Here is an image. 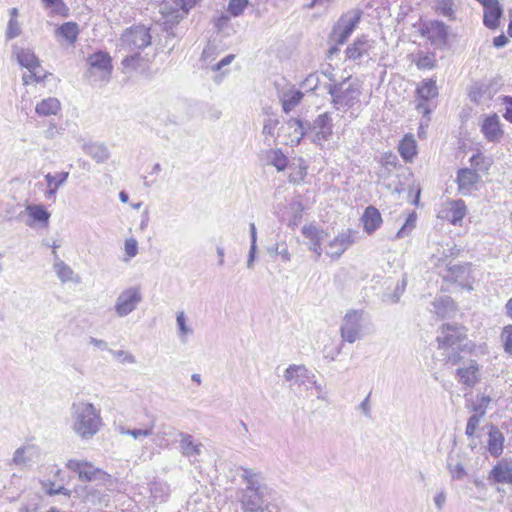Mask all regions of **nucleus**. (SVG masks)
I'll return each mask as SVG.
<instances>
[{
	"label": "nucleus",
	"mask_w": 512,
	"mask_h": 512,
	"mask_svg": "<svg viewBox=\"0 0 512 512\" xmlns=\"http://www.w3.org/2000/svg\"><path fill=\"white\" fill-rule=\"evenodd\" d=\"M435 10L450 20L455 18L454 0H435Z\"/></svg>",
	"instance_id": "a18cd8bd"
},
{
	"label": "nucleus",
	"mask_w": 512,
	"mask_h": 512,
	"mask_svg": "<svg viewBox=\"0 0 512 512\" xmlns=\"http://www.w3.org/2000/svg\"><path fill=\"white\" fill-rule=\"evenodd\" d=\"M239 469L242 472L240 478L245 486L236 491V498L242 512H263L268 487L262 482L261 472L247 467Z\"/></svg>",
	"instance_id": "f257e3e1"
},
{
	"label": "nucleus",
	"mask_w": 512,
	"mask_h": 512,
	"mask_svg": "<svg viewBox=\"0 0 512 512\" xmlns=\"http://www.w3.org/2000/svg\"><path fill=\"white\" fill-rule=\"evenodd\" d=\"M350 77L338 84H329L328 93L332 96V104L336 109L348 111L360 105L361 87L357 82H351Z\"/></svg>",
	"instance_id": "7ed1b4c3"
},
{
	"label": "nucleus",
	"mask_w": 512,
	"mask_h": 512,
	"mask_svg": "<svg viewBox=\"0 0 512 512\" xmlns=\"http://www.w3.org/2000/svg\"><path fill=\"white\" fill-rule=\"evenodd\" d=\"M87 153L97 162L104 163L109 157L110 153L106 146L103 144H92L87 147Z\"/></svg>",
	"instance_id": "37998d69"
},
{
	"label": "nucleus",
	"mask_w": 512,
	"mask_h": 512,
	"mask_svg": "<svg viewBox=\"0 0 512 512\" xmlns=\"http://www.w3.org/2000/svg\"><path fill=\"white\" fill-rule=\"evenodd\" d=\"M416 221H417V214L416 212H412L408 215L406 218L405 223L402 225V227L397 232L395 238H404L408 236L412 230L416 227Z\"/></svg>",
	"instance_id": "de8ad7c7"
},
{
	"label": "nucleus",
	"mask_w": 512,
	"mask_h": 512,
	"mask_svg": "<svg viewBox=\"0 0 512 512\" xmlns=\"http://www.w3.org/2000/svg\"><path fill=\"white\" fill-rule=\"evenodd\" d=\"M268 252L271 255H273V254L280 255L282 260L285 262H289L291 260V254L289 253L286 246H284L280 249V245L276 244L273 248H269Z\"/></svg>",
	"instance_id": "052dcab7"
},
{
	"label": "nucleus",
	"mask_w": 512,
	"mask_h": 512,
	"mask_svg": "<svg viewBox=\"0 0 512 512\" xmlns=\"http://www.w3.org/2000/svg\"><path fill=\"white\" fill-rule=\"evenodd\" d=\"M248 4V0H229L227 11L233 17H238L244 12Z\"/></svg>",
	"instance_id": "3c124183"
},
{
	"label": "nucleus",
	"mask_w": 512,
	"mask_h": 512,
	"mask_svg": "<svg viewBox=\"0 0 512 512\" xmlns=\"http://www.w3.org/2000/svg\"><path fill=\"white\" fill-rule=\"evenodd\" d=\"M483 24L490 30H496L499 27L500 19L503 15L498 0H490L483 5Z\"/></svg>",
	"instance_id": "412c9836"
},
{
	"label": "nucleus",
	"mask_w": 512,
	"mask_h": 512,
	"mask_svg": "<svg viewBox=\"0 0 512 512\" xmlns=\"http://www.w3.org/2000/svg\"><path fill=\"white\" fill-rule=\"evenodd\" d=\"M456 374L462 384L473 387L479 381V365L476 361H471L467 367L458 368Z\"/></svg>",
	"instance_id": "393cba45"
},
{
	"label": "nucleus",
	"mask_w": 512,
	"mask_h": 512,
	"mask_svg": "<svg viewBox=\"0 0 512 512\" xmlns=\"http://www.w3.org/2000/svg\"><path fill=\"white\" fill-rule=\"evenodd\" d=\"M374 48V41L369 40L367 36H361L354 40L346 50V57L352 61L361 62L371 59L370 52Z\"/></svg>",
	"instance_id": "f8f14e48"
},
{
	"label": "nucleus",
	"mask_w": 512,
	"mask_h": 512,
	"mask_svg": "<svg viewBox=\"0 0 512 512\" xmlns=\"http://www.w3.org/2000/svg\"><path fill=\"white\" fill-rule=\"evenodd\" d=\"M460 349H457L456 347L454 349L449 350H443L442 355L444 356V360L446 363H449L451 365H456L460 362L461 356H460Z\"/></svg>",
	"instance_id": "13d9d810"
},
{
	"label": "nucleus",
	"mask_w": 512,
	"mask_h": 512,
	"mask_svg": "<svg viewBox=\"0 0 512 512\" xmlns=\"http://www.w3.org/2000/svg\"><path fill=\"white\" fill-rule=\"evenodd\" d=\"M434 504L438 511H442L445 503H446V493L444 490H440L435 496H434Z\"/></svg>",
	"instance_id": "338daca9"
},
{
	"label": "nucleus",
	"mask_w": 512,
	"mask_h": 512,
	"mask_svg": "<svg viewBox=\"0 0 512 512\" xmlns=\"http://www.w3.org/2000/svg\"><path fill=\"white\" fill-rule=\"evenodd\" d=\"M481 132L489 142H499L504 135L500 119L497 114L486 116L481 124Z\"/></svg>",
	"instance_id": "6ab92c4d"
},
{
	"label": "nucleus",
	"mask_w": 512,
	"mask_h": 512,
	"mask_svg": "<svg viewBox=\"0 0 512 512\" xmlns=\"http://www.w3.org/2000/svg\"><path fill=\"white\" fill-rule=\"evenodd\" d=\"M466 215V205L463 200H455L450 203V208L444 216L449 222L456 225L460 223Z\"/></svg>",
	"instance_id": "f704fd0d"
},
{
	"label": "nucleus",
	"mask_w": 512,
	"mask_h": 512,
	"mask_svg": "<svg viewBox=\"0 0 512 512\" xmlns=\"http://www.w3.org/2000/svg\"><path fill=\"white\" fill-rule=\"evenodd\" d=\"M415 64L418 69H433L436 66V59L433 53L418 54Z\"/></svg>",
	"instance_id": "09e8293b"
},
{
	"label": "nucleus",
	"mask_w": 512,
	"mask_h": 512,
	"mask_svg": "<svg viewBox=\"0 0 512 512\" xmlns=\"http://www.w3.org/2000/svg\"><path fill=\"white\" fill-rule=\"evenodd\" d=\"M319 84V75L318 73H312L306 77V79L302 82V86L306 89L314 91L317 89Z\"/></svg>",
	"instance_id": "bf43d9fd"
},
{
	"label": "nucleus",
	"mask_w": 512,
	"mask_h": 512,
	"mask_svg": "<svg viewBox=\"0 0 512 512\" xmlns=\"http://www.w3.org/2000/svg\"><path fill=\"white\" fill-rule=\"evenodd\" d=\"M61 110V103L57 98L48 97L46 99L41 100L35 107V112L39 116H51L57 115Z\"/></svg>",
	"instance_id": "473e14b6"
},
{
	"label": "nucleus",
	"mask_w": 512,
	"mask_h": 512,
	"mask_svg": "<svg viewBox=\"0 0 512 512\" xmlns=\"http://www.w3.org/2000/svg\"><path fill=\"white\" fill-rule=\"evenodd\" d=\"M398 151L406 162H411L417 154V144L412 134H406L399 143Z\"/></svg>",
	"instance_id": "2f4dec72"
},
{
	"label": "nucleus",
	"mask_w": 512,
	"mask_h": 512,
	"mask_svg": "<svg viewBox=\"0 0 512 512\" xmlns=\"http://www.w3.org/2000/svg\"><path fill=\"white\" fill-rule=\"evenodd\" d=\"M176 324L180 341L186 343L187 336L193 334V329L187 325V318L183 311L177 313Z\"/></svg>",
	"instance_id": "79ce46f5"
},
{
	"label": "nucleus",
	"mask_w": 512,
	"mask_h": 512,
	"mask_svg": "<svg viewBox=\"0 0 512 512\" xmlns=\"http://www.w3.org/2000/svg\"><path fill=\"white\" fill-rule=\"evenodd\" d=\"M478 180L479 175L476 171L469 168L460 169L457 175L459 191L464 195L469 194Z\"/></svg>",
	"instance_id": "a878e982"
},
{
	"label": "nucleus",
	"mask_w": 512,
	"mask_h": 512,
	"mask_svg": "<svg viewBox=\"0 0 512 512\" xmlns=\"http://www.w3.org/2000/svg\"><path fill=\"white\" fill-rule=\"evenodd\" d=\"M189 12L185 0H165L160 5V13L166 22H179Z\"/></svg>",
	"instance_id": "ddd939ff"
},
{
	"label": "nucleus",
	"mask_w": 512,
	"mask_h": 512,
	"mask_svg": "<svg viewBox=\"0 0 512 512\" xmlns=\"http://www.w3.org/2000/svg\"><path fill=\"white\" fill-rule=\"evenodd\" d=\"M353 243L354 238L352 231L348 230L340 233L334 239L329 241L326 246L325 253L331 258L338 259Z\"/></svg>",
	"instance_id": "dca6fc26"
},
{
	"label": "nucleus",
	"mask_w": 512,
	"mask_h": 512,
	"mask_svg": "<svg viewBox=\"0 0 512 512\" xmlns=\"http://www.w3.org/2000/svg\"><path fill=\"white\" fill-rule=\"evenodd\" d=\"M447 468L451 477L455 480H462L467 474L463 464L460 462L454 465L451 461H448Z\"/></svg>",
	"instance_id": "4d7b16f0"
},
{
	"label": "nucleus",
	"mask_w": 512,
	"mask_h": 512,
	"mask_svg": "<svg viewBox=\"0 0 512 512\" xmlns=\"http://www.w3.org/2000/svg\"><path fill=\"white\" fill-rule=\"evenodd\" d=\"M149 29L145 26H134L127 29L121 36V47L129 52H138L151 44Z\"/></svg>",
	"instance_id": "0eeeda50"
},
{
	"label": "nucleus",
	"mask_w": 512,
	"mask_h": 512,
	"mask_svg": "<svg viewBox=\"0 0 512 512\" xmlns=\"http://www.w3.org/2000/svg\"><path fill=\"white\" fill-rule=\"evenodd\" d=\"M406 285H407L406 278L403 277L401 282H398L396 284L392 294H387V293L384 294L383 300L386 302L397 303L400 300V297L402 296V294L404 293V291L406 289Z\"/></svg>",
	"instance_id": "8fccbe9b"
},
{
	"label": "nucleus",
	"mask_w": 512,
	"mask_h": 512,
	"mask_svg": "<svg viewBox=\"0 0 512 512\" xmlns=\"http://www.w3.org/2000/svg\"><path fill=\"white\" fill-rule=\"evenodd\" d=\"M482 416H479L477 414H473L468 418L466 429H465V435L468 438H472L476 434V430L479 428V424L482 420Z\"/></svg>",
	"instance_id": "603ef678"
},
{
	"label": "nucleus",
	"mask_w": 512,
	"mask_h": 512,
	"mask_svg": "<svg viewBox=\"0 0 512 512\" xmlns=\"http://www.w3.org/2000/svg\"><path fill=\"white\" fill-rule=\"evenodd\" d=\"M27 214L33 219L34 222L47 224L50 218V213L43 205L29 204L26 206Z\"/></svg>",
	"instance_id": "58836bf2"
},
{
	"label": "nucleus",
	"mask_w": 512,
	"mask_h": 512,
	"mask_svg": "<svg viewBox=\"0 0 512 512\" xmlns=\"http://www.w3.org/2000/svg\"><path fill=\"white\" fill-rule=\"evenodd\" d=\"M170 493L169 486L163 482H153L150 486V494L154 503L164 502Z\"/></svg>",
	"instance_id": "ea45409f"
},
{
	"label": "nucleus",
	"mask_w": 512,
	"mask_h": 512,
	"mask_svg": "<svg viewBox=\"0 0 512 512\" xmlns=\"http://www.w3.org/2000/svg\"><path fill=\"white\" fill-rule=\"evenodd\" d=\"M279 124V119L273 113H266V117L263 122L262 133L264 136L274 137L275 129Z\"/></svg>",
	"instance_id": "49530a36"
},
{
	"label": "nucleus",
	"mask_w": 512,
	"mask_h": 512,
	"mask_svg": "<svg viewBox=\"0 0 512 512\" xmlns=\"http://www.w3.org/2000/svg\"><path fill=\"white\" fill-rule=\"evenodd\" d=\"M234 58H235V56L233 54H229V55L225 56L223 59H221L219 62H217L216 64H213L211 66V69L213 71H220L224 66L229 65L234 60Z\"/></svg>",
	"instance_id": "69168bd1"
},
{
	"label": "nucleus",
	"mask_w": 512,
	"mask_h": 512,
	"mask_svg": "<svg viewBox=\"0 0 512 512\" xmlns=\"http://www.w3.org/2000/svg\"><path fill=\"white\" fill-rule=\"evenodd\" d=\"M361 220L363 222L364 231L368 234H372L376 231L382 223L381 214L374 206H368L365 209Z\"/></svg>",
	"instance_id": "c85d7f7f"
},
{
	"label": "nucleus",
	"mask_w": 512,
	"mask_h": 512,
	"mask_svg": "<svg viewBox=\"0 0 512 512\" xmlns=\"http://www.w3.org/2000/svg\"><path fill=\"white\" fill-rule=\"evenodd\" d=\"M361 320V311L350 310L345 314L340 327V334L343 341L354 343L360 338L362 330Z\"/></svg>",
	"instance_id": "9b49d317"
},
{
	"label": "nucleus",
	"mask_w": 512,
	"mask_h": 512,
	"mask_svg": "<svg viewBox=\"0 0 512 512\" xmlns=\"http://www.w3.org/2000/svg\"><path fill=\"white\" fill-rule=\"evenodd\" d=\"M288 388L297 396H301L304 391L310 388L311 384H315V375L304 365H289L283 374Z\"/></svg>",
	"instance_id": "20e7f679"
},
{
	"label": "nucleus",
	"mask_w": 512,
	"mask_h": 512,
	"mask_svg": "<svg viewBox=\"0 0 512 512\" xmlns=\"http://www.w3.org/2000/svg\"><path fill=\"white\" fill-rule=\"evenodd\" d=\"M39 456V450L35 445L22 446L14 452L12 462L17 466L30 464Z\"/></svg>",
	"instance_id": "cd10ccee"
},
{
	"label": "nucleus",
	"mask_w": 512,
	"mask_h": 512,
	"mask_svg": "<svg viewBox=\"0 0 512 512\" xmlns=\"http://www.w3.org/2000/svg\"><path fill=\"white\" fill-rule=\"evenodd\" d=\"M286 125L290 133L291 145H299L304 137H308V121H302L298 118H290Z\"/></svg>",
	"instance_id": "b1692460"
},
{
	"label": "nucleus",
	"mask_w": 512,
	"mask_h": 512,
	"mask_svg": "<svg viewBox=\"0 0 512 512\" xmlns=\"http://www.w3.org/2000/svg\"><path fill=\"white\" fill-rule=\"evenodd\" d=\"M504 435L496 425L491 424L488 431L487 449L493 457H499L504 449Z\"/></svg>",
	"instance_id": "4be33fe9"
},
{
	"label": "nucleus",
	"mask_w": 512,
	"mask_h": 512,
	"mask_svg": "<svg viewBox=\"0 0 512 512\" xmlns=\"http://www.w3.org/2000/svg\"><path fill=\"white\" fill-rule=\"evenodd\" d=\"M432 305L434 307L435 313L441 317H446L455 309L454 301L449 296H441L436 298L432 302Z\"/></svg>",
	"instance_id": "4c0bfd02"
},
{
	"label": "nucleus",
	"mask_w": 512,
	"mask_h": 512,
	"mask_svg": "<svg viewBox=\"0 0 512 512\" xmlns=\"http://www.w3.org/2000/svg\"><path fill=\"white\" fill-rule=\"evenodd\" d=\"M57 33L65 38L69 43L73 44L79 34L78 25L74 22L64 23L57 29Z\"/></svg>",
	"instance_id": "a19ab883"
},
{
	"label": "nucleus",
	"mask_w": 512,
	"mask_h": 512,
	"mask_svg": "<svg viewBox=\"0 0 512 512\" xmlns=\"http://www.w3.org/2000/svg\"><path fill=\"white\" fill-rule=\"evenodd\" d=\"M504 102H505V113H504V118L511 122L512 123V97H509V96H506L504 98Z\"/></svg>",
	"instance_id": "774afa93"
},
{
	"label": "nucleus",
	"mask_w": 512,
	"mask_h": 512,
	"mask_svg": "<svg viewBox=\"0 0 512 512\" xmlns=\"http://www.w3.org/2000/svg\"><path fill=\"white\" fill-rule=\"evenodd\" d=\"M179 436L181 437V447L184 456L196 457L201 454L203 448L202 443H195L193 437L189 434L179 432Z\"/></svg>",
	"instance_id": "72a5a7b5"
},
{
	"label": "nucleus",
	"mask_w": 512,
	"mask_h": 512,
	"mask_svg": "<svg viewBox=\"0 0 512 512\" xmlns=\"http://www.w3.org/2000/svg\"><path fill=\"white\" fill-rule=\"evenodd\" d=\"M359 20L360 15H355L349 20L345 21L343 25H339L338 27L334 28L332 33L334 42L338 45L344 44L356 28Z\"/></svg>",
	"instance_id": "5701e85b"
},
{
	"label": "nucleus",
	"mask_w": 512,
	"mask_h": 512,
	"mask_svg": "<svg viewBox=\"0 0 512 512\" xmlns=\"http://www.w3.org/2000/svg\"><path fill=\"white\" fill-rule=\"evenodd\" d=\"M69 177V172H60L56 175H52L50 173L45 175V180L47 182V190L45 192V197L48 200H55L57 190L67 181Z\"/></svg>",
	"instance_id": "c756f323"
},
{
	"label": "nucleus",
	"mask_w": 512,
	"mask_h": 512,
	"mask_svg": "<svg viewBox=\"0 0 512 512\" xmlns=\"http://www.w3.org/2000/svg\"><path fill=\"white\" fill-rule=\"evenodd\" d=\"M491 402V397L488 395H477L476 400L473 401L467 407L479 416L484 417L488 408V405Z\"/></svg>",
	"instance_id": "c03bdc74"
},
{
	"label": "nucleus",
	"mask_w": 512,
	"mask_h": 512,
	"mask_svg": "<svg viewBox=\"0 0 512 512\" xmlns=\"http://www.w3.org/2000/svg\"><path fill=\"white\" fill-rule=\"evenodd\" d=\"M304 94L293 87L282 91L279 95L282 109L285 113L292 111L302 100Z\"/></svg>",
	"instance_id": "7c9ffc66"
},
{
	"label": "nucleus",
	"mask_w": 512,
	"mask_h": 512,
	"mask_svg": "<svg viewBox=\"0 0 512 512\" xmlns=\"http://www.w3.org/2000/svg\"><path fill=\"white\" fill-rule=\"evenodd\" d=\"M501 341L503 343L504 351L512 355V325H507L503 328L501 333Z\"/></svg>",
	"instance_id": "5fc2aeb1"
},
{
	"label": "nucleus",
	"mask_w": 512,
	"mask_h": 512,
	"mask_svg": "<svg viewBox=\"0 0 512 512\" xmlns=\"http://www.w3.org/2000/svg\"><path fill=\"white\" fill-rule=\"evenodd\" d=\"M466 339V329L458 324H443L438 331L436 341L438 349L449 350L460 349L462 342Z\"/></svg>",
	"instance_id": "39448f33"
},
{
	"label": "nucleus",
	"mask_w": 512,
	"mask_h": 512,
	"mask_svg": "<svg viewBox=\"0 0 512 512\" xmlns=\"http://www.w3.org/2000/svg\"><path fill=\"white\" fill-rule=\"evenodd\" d=\"M416 92L420 99L419 103L416 105L417 111L423 115H428L431 112V109L427 104V101L438 95L436 82L432 79L424 80L417 88Z\"/></svg>",
	"instance_id": "4468645a"
},
{
	"label": "nucleus",
	"mask_w": 512,
	"mask_h": 512,
	"mask_svg": "<svg viewBox=\"0 0 512 512\" xmlns=\"http://www.w3.org/2000/svg\"><path fill=\"white\" fill-rule=\"evenodd\" d=\"M21 34V26L17 19H9L5 32L6 40H12Z\"/></svg>",
	"instance_id": "6e6d98bb"
},
{
	"label": "nucleus",
	"mask_w": 512,
	"mask_h": 512,
	"mask_svg": "<svg viewBox=\"0 0 512 512\" xmlns=\"http://www.w3.org/2000/svg\"><path fill=\"white\" fill-rule=\"evenodd\" d=\"M422 35L425 36L431 44L442 46L447 42V26L442 21H431L422 27Z\"/></svg>",
	"instance_id": "2eb2a0df"
},
{
	"label": "nucleus",
	"mask_w": 512,
	"mask_h": 512,
	"mask_svg": "<svg viewBox=\"0 0 512 512\" xmlns=\"http://www.w3.org/2000/svg\"><path fill=\"white\" fill-rule=\"evenodd\" d=\"M71 429L82 440L92 439L103 425L101 410L88 401H78L71 405Z\"/></svg>",
	"instance_id": "f03ea898"
},
{
	"label": "nucleus",
	"mask_w": 512,
	"mask_h": 512,
	"mask_svg": "<svg viewBox=\"0 0 512 512\" xmlns=\"http://www.w3.org/2000/svg\"><path fill=\"white\" fill-rule=\"evenodd\" d=\"M487 479L493 483L512 486V460H501L497 462L490 470Z\"/></svg>",
	"instance_id": "a211bd4d"
},
{
	"label": "nucleus",
	"mask_w": 512,
	"mask_h": 512,
	"mask_svg": "<svg viewBox=\"0 0 512 512\" xmlns=\"http://www.w3.org/2000/svg\"><path fill=\"white\" fill-rule=\"evenodd\" d=\"M125 253L129 257H135L138 253V242L135 238H129L125 241Z\"/></svg>",
	"instance_id": "e2e57ef3"
},
{
	"label": "nucleus",
	"mask_w": 512,
	"mask_h": 512,
	"mask_svg": "<svg viewBox=\"0 0 512 512\" xmlns=\"http://www.w3.org/2000/svg\"><path fill=\"white\" fill-rule=\"evenodd\" d=\"M443 279L447 282L458 284L462 289L472 290L471 264H451L450 262L443 274Z\"/></svg>",
	"instance_id": "9d476101"
},
{
	"label": "nucleus",
	"mask_w": 512,
	"mask_h": 512,
	"mask_svg": "<svg viewBox=\"0 0 512 512\" xmlns=\"http://www.w3.org/2000/svg\"><path fill=\"white\" fill-rule=\"evenodd\" d=\"M302 234L309 240V250L319 258L323 253L322 241L327 237V233L314 225H305L302 227Z\"/></svg>",
	"instance_id": "aec40b11"
},
{
	"label": "nucleus",
	"mask_w": 512,
	"mask_h": 512,
	"mask_svg": "<svg viewBox=\"0 0 512 512\" xmlns=\"http://www.w3.org/2000/svg\"><path fill=\"white\" fill-rule=\"evenodd\" d=\"M153 428H154V424H151L144 429H124V428H122L121 433L130 435L134 439H139L141 437L151 436L153 434Z\"/></svg>",
	"instance_id": "864d4df0"
},
{
	"label": "nucleus",
	"mask_w": 512,
	"mask_h": 512,
	"mask_svg": "<svg viewBox=\"0 0 512 512\" xmlns=\"http://www.w3.org/2000/svg\"><path fill=\"white\" fill-rule=\"evenodd\" d=\"M142 300L143 296L139 286H131L124 289L115 300V314L120 318L128 316L136 310Z\"/></svg>",
	"instance_id": "423d86ee"
},
{
	"label": "nucleus",
	"mask_w": 512,
	"mask_h": 512,
	"mask_svg": "<svg viewBox=\"0 0 512 512\" xmlns=\"http://www.w3.org/2000/svg\"><path fill=\"white\" fill-rule=\"evenodd\" d=\"M66 467L75 472L81 482L105 481L109 477L105 471L85 460L70 459Z\"/></svg>",
	"instance_id": "1a4fd4ad"
},
{
	"label": "nucleus",
	"mask_w": 512,
	"mask_h": 512,
	"mask_svg": "<svg viewBox=\"0 0 512 512\" xmlns=\"http://www.w3.org/2000/svg\"><path fill=\"white\" fill-rule=\"evenodd\" d=\"M12 54L16 57L17 62L28 69L30 77L36 76V70L40 67V63L34 52L14 44L12 46Z\"/></svg>",
	"instance_id": "f3484780"
},
{
	"label": "nucleus",
	"mask_w": 512,
	"mask_h": 512,
	"mask_svg": "<svg viewBox=\"0 0 512 512\" xmlns=\"http://www.w3.org/2000/svg\"><path fill=\"white\" fill-rule=\"evenodd\" d=\"M308 138L316 145L330 140L333 135V123L330 113L319 114L312 122L308 121Z\"/></svg>",
	"instance_id": "6e6552de"
},
{
	"label": "nucleus",
	"mask_w": 512,
	"mask_h": 512,
	"mask_svg": "<svg viewBox=\"0 0 512 512\" xmlns=\"http://www.w3.org/2000/svg\"><path fill=\"white\" fill-rule=\"evenodd\" d=\"M139 58H140L139 52L134 51L132 55L126 56L122 60V65L126 68H128V67L135 68L139 61Z\"/></svg>",
	"instance_id": "0e129e2a"
},
{
	"label": "nucleus",
	"mask_w": 512,
	"mask_h": 512,
	"mask_svg": "<svg viewBox=\"0 0 512 512\" xmlns=\"http://www.w3.org/2000/svg\"><path fill=\"white\" fill-rule=\"evenodd\" d=\"M87 63L89 64L91 70L96 69L103 75H108L111 73V57L105 52L99 51L90 55L87 59Z\"/></svg>",
	"instance_id": "bb28decb"
},
{
	"label": "nucleus",
	"mask_w": 512,
	"mask_h": 512,
	"mask_svg": "<svg viewBox=\"0 0 512 512\" xmlns=\"http://www.w3.org/2000/svg\"><path fill=\"white\" fill-rule=\"evenodd\" d=\"M54 263L53 270L56 273L57 277L62 283L74 281V271L73 269L67 265L64 261H62L57 252L54 251Z\"/></svg>",
	"instance_id": "c9c22d12"
},
{
	"label": "nucleus",
	"mask_w": 512,
	"mask_h": 512,
	"mask_svg": "<svg viewBox=\"0 0 512 512\" xmlns=\"http://www.w3.org/2000/svg\"><path fill=\"white\" fill-rule=\"evenodd\" d=\"M110 352L123 363L133 364L136 362L135 357L124 350H110Z\"/></svg>",
	"instance_id": "680f3d73"
},
{
	"label": "nucleus",
	"mask_w": 512,
	"mask_h": 512,
	"mask_svg": "<svg viewBox=\"0 0 512 512\" xmlns=\"http://www.w3.org/2000/svg\"><path fill=\"white\" fill-rule=\"evenodd\" d=\"M268 163L274 166L277 171H284L288 165V158L281 149H270L266 152Z\"/></svg>",
	"instance_id": "e433bc0d"
}]
</instances>
